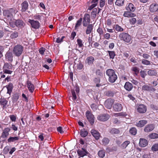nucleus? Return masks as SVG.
Listing matches in <instances>:
<instances>
[{
	"mask_svg": "<svg viewBox=\"0 0 158 158\" xmlns=\"http://www.w3.org/2000/svg\"><path fill=\"white\" fill-rule=\"evenodd\" d=\"M18 36V33L16 31H15L13 32L12 33L10 34V38L11 39H15L17 38Z\"/></svg>",
	"mask_w": 158,
	"mask_h": 158,
	"instance_id": "e433bc0d",
	"label": "nucleus"
},
{
	"mask_svg": "<svg viewBox=\"0 0 158 158\" xmlns=\"http://www.w3.org/2000/svg\"><path fill=\"white\" fill-rule=\"evenodd\" d=\"M23 51V47L20 45H17L14 48L13 52L16 56H19L22 54Z\"/></svg>",
	"mask_w": 158,
	"mask_h": 158,
	"instance_id": "20e7f679",
	"label": "nucleus"
},
{
	"mask_svg": "<svg viewBox=\"0 0 158 158\" xmlns=\"http://www.w3.org/2000/svg\"><path fill=\"white\" fill-rule=\"evenodd\" d=\"M10 22H9V24L10 26L12 27V28H15V27L16 26L15 25V21H11V20H10Z\"/></svg>",
	"mask_w": 158,
	"mask_h": 158,
	"instance_id": "8fccbe9b",
	"label": "nucleus"
},
{
	"mask_svg": "<svg viewBox=\"0 0 158 158\" xmlns=\"http://www.w3.org/2000/svg\"><path fill=\"white\" fill-rule=\"evenodd\" d=\"M83 65L81 62H79L77 66V69L79 70L81 69L83 67Z\"/></svg>",
	"mask_w": 158,
	"mask_h": 158,
	"instance_id": "4d7b16f0",
	"label": "nucleus"
},
{
	"mask_svg": "<svg viewBox=\"0 0 158 158\" xmlns=\"http://www.w3.org/2000/svg\"><path fill=\"white\" fill-rule=\"evenodd\" d=\"M152 150L154 151L158 150V144H155L153 145L152 147Z\"/></svg>",
	"mask_w": 158,
	"mask_h": 158,
	"instance_id": "09e8293b",
	"label": "nucleus"
},
{
	"mask_svg": "<svg viewBox=\"0 0 158 158\" xmlns=\"http://www.w3.org/2000/svg\"><path fill=\"white\" fill-rule=\"evenodd\" d=\"M91 107L94 111H95L97 110V106L94 104H92L91 105Z\"/></svg>",
	"mask_w": 158,
	"mask_h": 158,
	"instance_id": "774afa93",
	"label": "nucleus"
},
{
	"mask_svg": "<svg viewBox=\"0 0 158 158\" xmlns=\"http://www.w3.org/2000/svg\"><path fill=\"white\" fill-rule=\"evenodd\" d=\"M15 25L16 27L22 28L24 27L25 24L22 20L18 19L15 20Z\"/></svg>",
	"mask_w": 158,
	"mask_h": 158,
	"instance_id": "6ab92c4d",
	"label": "nucleus"
},
{
	"mask_svg": "<svg viewBox=\"0 0 158 158\" xmlns=\"http://www.w3.org/2000/svg\"><path fill=\"white\" fill-rule=\"evenodd\" d=\"M147 123V121L146 120H142L139 121L137 123L136 126L139 127H143Z\"/></svg>",
	"mask_w": 158,
	"mask_h": 158,
	"instance_id": "bb28decb",
	"label": "nucleus"
},
{
	"mask_svg": "<svg viewBox=\"0 0 158 158\" xmlns=\"http://www.w3.org/2000/svg\"><path fill=\"white\" fill-rule=\"evenodd\" d=\"M110 59H113L115 56V52L114 51H108Z\"/></svg>",
	"mask_w": 158,
	"mask_h": 158,
	"instance_id": "a19ab883",
	"label": "nucleus"
},
{
	"mask_svg": "<svg viewBox=\"0 0 158 158\" xmlns=\"http://www.w3.org/2000/svg\"><path fill=\"white\" fill-rule=\"evenodd\" d=\"M82 21V18H81L80 19L77 21V23L75 25V28L76 29L79 27V26L81 25Z\"/></svg>",
	"mask_w": 158,
	"mask_h": 158,
	"instance_id": "37998d69",
	"label": "nucleus"
},
{
	"mask_svg": "<svg viewBox=\"0 0 158 158\" xmlns=\"http://www.w3.org/2000/svg\"><path fill=\"white\" fill-rule=\"evenodd\" d=\"M105 4V0H101L100 2V6L101 7H102L104 6Z\"/></svg>",
	"mask_w": 158,
	"mask_h": 158,
	"instance_id": "e2e57ef3",
	"label": "nucleus"
},
{
	"mask_svg": "<svg viewBox=\"0 0 158 158\" xmlns=\"http://www.w3.org/2000/svg\"><path fill=\"white\" fill-rule=\"evenodd\" d=\"M20 137L19 136L10 137L7 139L8 143L16 142L19 139Z\"/></svg>",
	"mask_w": 158,
	"mask_h": 158,
	"instance_id": "a878e982",
	"label": "nucleus"
},
{
	"mask_svg": "<svg viewBox=\"0 0 158 158\" xmlns=\"http://www.w3.org/2000/svg\"><path fill=\"white\" fill-rule=\"evenodd\" d=\"M10 130V129L9 127H6L4 128L2 130V133L1 137L5 139H6L9 135V132Z\"/></svg>",
	"mask_w": 158,
	"mask_h": 158,
	"instance_id": "6e6552de",
	"label": "nucleus"
},
{
	"mask_svg": "<svg viewBox=\"0 0 158 158\" xmlns=\"http://www.w3.org/2000/svg\"><path fill=\"white\" fill-rule=\"evenodd\" d=\"M115 93V92L109 90L106 92V95L109 97H113Z\"/></svg>",
	"mask_w": 158,
	"mask_h": 158,
	"instance_id": "79ce46f5",
	"label": "nucleus"
},
{
	"mask_svg": "<svg viewBox=\"0 0 158 158\" xmlns=\"http://www.w3.org/2000/svg\"><path fill=\"white\" fill-rule=\"evenodd\" d=\"M114 27L115 30L118 32H122L123 31V29L118 24L114 25Z\"/></svg>",
	"mask_w": 158,
	"mask_h": 158,
	"instance_id": "f704fd0d",
	"label": "nucleus"
},
{
	"mask_svg": "<svg viewBox=\"0 0 158 158\" xmlns=\"http://www.w3.org/2000/svg\"><path fill=\"white\" fill-rule=\"evenodd\" d=\"M6 60L10 62H12L13 60V55L10 52H8L5 55Z\"/></svg>",
	"mask_w": 158,
	"mask_h": 158,
	"instance_id": "5701e85b",
	"label": "nucleus"
},
{
	"mask_svg": "<svg viewBox=\"0 0 158 158\" xmlns=\"http://www.w3.org/2000/svg\"><path fill=\"white\" fill-rule=\"evenodd\" d=\"M103 36L105 39L107 40H109L111 37L110 34L109 33H106V34H104Z\"/></svg>",
	"mask_w": 158,
	"mask_h": 158,
	"instance_id": "6e6d98bb",
	"label": "nucleus"
},
{
	"mask_svg": "<svg viewBox=\"0 0 158 158\" xmlns=\"http://www.w3.org/2000/svg\"><path fill=\"white\" fill-rule=\"evenodd\" d=\"M138 111L140 113H145L147 110L146 106L143 104L139 105L137 108Z\"/></svg>",
	"mask_w": 158,
	"mask_h": 158,
	"instance_id": "ddd939ff",
	"label": "nucleus"
},
{
	"mask_svg": "<svg viewBox=\"0 0 158 158\" xmlns=\"http://www.w3.org/2000/svg\"><path fill=\"white\" fill-rule=\"evenodd\" d=\"M140 76L142 78H144L146 75L145 71L143 70L141 71L140 72Z\"/></svg>",
	"mask_w": 158,
	"mask_h": 158,
	"instance_id": "052dcab7",
	"label": "nucleus"
},
{
	"mask_svg": "<svg viewBox=\"0 0 158 158\" xmlns=\"http://www.w3.org/2000/svg\"><path fill=\"white\" fill-rule=\"evenodd\" d=\"M148 74L150 76H156L157 75V72L155 70L150 69L148 71Z\"/></svg>",
	"mask_w": 158,
	"mask_h": 158,
	"instance_id": "72a5a7b5",
	"label": "nucleus"
},
{
	"mask_svg": "<svg viewBox=\"0 0 158 158\" xmlns=\"http://www.w3.org/2000/svg\"><path fill=\"white\" fill-rule=\"evenodd\" d=\"M91 133L96 140H98L101 137L98 131L94 129H92L91 131Z\"/></svg>",
	"mask_w": 158,
	"mask_h": 158,
	"instance_id": "2eb2a0df",
	"label": "nucleus"
},
{
	"mask_svg": "<svg viewBox=\"0 0 158 158\" xmlns=\"http://www.w3.org/2000/svg\"><path fill=\"white\" fill-rule=\"evenodd\" d=\"M139 146L141 147H146L148 144V142L147 140L143 138H140L139 140Z\"/></svg>",
	"mask_w": 158,
	"mask_h": 158,
	"instance_id": "aec40b11",
	"label": "nucleus"
},
{
	"mask_svg": "<svg viewBox=\"0 0 158 158\" xmlns=\"http://www.w3.org/2000/svg\"><path fill=\"white\" fill-rule=\"evenodd\" d=\"M97 31L99 34L100 36H101L103 34V31L102 29L101 28L99 27L97 30Z\"/></svg>",
	"mask_w": 158,
	"mask_h": 158,
	"instance_id": "5fc2aeb1",
	"label": "nucleus"
},
{
	"mask_svg": "<svg viewBox=\"0 0 158 158\" xmlns=\"http://www.w3.org/2000/svg\"><path fill=\"white\" fill-rule=\"evenodd\" d=\"M142 56L144 58L146 59H148L150 57V56L147 54L143 53V54Z\"/></svg>",
	"mask_w": 158,
	"mask_h": 158,
	"instance_id": "338daca9",
	"label": "nucleus"
},
{
	"mask_svg": "<svg viewBox=\"0 0 158 158\" xmlns=\"http://www.w3.org/2000/svg\"><path fill=\"white\" fill-rule=\"evenodd\" d=\"M150 10L151 12H154L157 11L158 9V4L156 3H152L150 6Z\"/></svg>",
	"mask_w": 158,
	"mask_h": 158,
	"instance_id": "a211bd4d",
	"label": "nucleus"
},
{
	"mask_svg": "<svg viewBox=\"0 0 158 158\" xmlns=\"http://www.w3.org/2000/svg\"><path fill=\"white\" fill-rule=\"evenodd\" d=\"M77 152L78 155L81 157L86 155L88 153V152L85 148H83L81 150H78Z\"/></svg>",
	"mask_w": 158,
	"mask_h": 158,
	"instance_id": "f3484780",
	"label": "nucleus"
},
{
	"mask_svg": "<svg viewBox=\"0 0 158 158\" xmlns=\"http://www.w3.org/2000/svg\"><path fill=\"white\" fill-rule=\"evenodd\" d=\"M29 22L31 23L33 28L37 29L40 27V23L37 21H35L33 19H29Z\"/></svg>",
	"mask_w": 158,
	"mask_h": 158,
	"instance_id": "f8f14e48",
	"label": "nucleus"
},
{
	"mask_svg": "<svg viewBox=\"0 0 158 158\" xmlns=\"http://www.w3.org/2000/svg\"><path fill=\"white\" fill-rule=\"evenodd\" d=\"M27 87L29 91L31 93H32L34 90V85L31 83V81H27Z\"/></svg>",
	"mask_w": 158,
	"mask_h": 158,
	"instance_id": "412c9836",
	"label": "nucleus"
},
{
	"mask_svg": "<svg viewBox=\"0 0 158 158\" xmlns=\"http://www.w3.org/2000/svg\"><path fill=\"white\" fill-rule=\"evenodd\" d=\"M133 85L129 82H126L124 85V88L128 91H131L133 89Z\"/></svg>",
	"mask_w": 158,
	"mask_h": 158,
	"instance_id": "4be33fe9",
	"label": "nucleus"
},
{
	"mask_svg": "<svg viewBox=\"0 0 158 158\" xmlns=\"http://www.w3.org/2000/svg\"><path fill=\"white\" fill-rule=\"evenodd\" d=\"M109 139L106 138H104L102 140V144L104 145H107L109 142Z\"/></svg>",
	"mask_w": 158,
	"mask_h": 158,
	"instance_id": "ea45409f",
	"label": "nucleus"
},
{
	"mask_svg": "<svg viewBox=\"0 0 158 158\" xmlns=\"http://www.w3.org/2000/svg\"><path fill=\"white\" fill-rule=\"evenodd\" d=\"M142 90L147 91L148 92H154L156 89L152 86H149L148 85H144L142 87Z\"/></svg>",
	"mask_w": 158,
	"mask_h": 158,
	"instance_id": "9d476101",
	"label": "nucleus"
},
{
	"mask_svg": "<svg viewBox=\"0 0 158 158\" xmlns=\"http://www.w3.org/2000/svg\"><path fill=\"white\" fill-rule=\"evenodd\" d=\"M77 44L80 47L83 46V45L82 43V41L80 39H78L77 40Z\"/></svg>",
	"mask_w": 158,
	"mask_h": 158,
	"instance_id": "603ef678",
	"label": "nucleus"
},
{
	"mask_svg": "<svg viewBox=\"0 0 158 158\" xmlns=\"http://www.w3.org/2000/svg\"><path fill=\"white\" fill-rule=\"evenodd\" d=\"M19 97V95L18 94H14L13 97V102H16L18 99Z\"/></svg>",
	"mask_w": 158,
	"mask_h": 158,
	"instance_id": "49530a36",
	"label": "nucleus"
},
{
	"mask_svg": "<svg viewBox=\"0 0 158 158\" xmlns=\"http://www.w3.org/2000/svg\"><path fill=\"white\" fill-rule=\"evenodd\" d=\"M105 150H100L98 152V156L101 158H103L105 156Z\"/></svg>",
	"mask_w": 158,
	"mask_h": 158,
	"instance_id": "c9c22d12",
	"label": "nucleus"
},
{
	"mask_svg": "<svg viewBox=\"0 0 158 158\" xmlns=\"http://www.w3.org/2000/svg\"><path fill=\"white\" fill-rule=\"evenodd\" d=\"M76 35V33L75 31H73L71 35L70 39L71 40H74L75 37Z\"/></svg>",
	"mask_w": 158,
	"mask_h": 158,
	"instance_id": "13d9d810",
	"label": "nucleus"
},
{
	"mask_svg": "<svg viewBox=\"0 0 158 158\" xmlns=\"http://www.w3.org/2000/svg\"><path fill=\"white\" fill-rule=\"evenodd\" d=\"M85 115L88 121L91 124H93L94 122V115L89 111H87L86 112Z\"/></svg>",
	"mask_w": 158,
	"mask_h": 158,
	"instance_id": "423d86ee",
	"label": "nucleus"
},
{
	"mask_svg": "<svg viewBox=\"0 0 158 158\" xmlns=\"http://www.w3.org/2000/svg\"><path fill=\"white\" fill-rule=\"evenodd\" d=\"M110 132L112 134H117L120 132L119 130L115 128H111L109 130Z\"/></svg>",
	"mask_w": 158,
	"mask_h": 158,
	"instance_id": "c756f323",
	"label": "nucleus"
},
{
	"mask_svg": "<svg viewBox=\"0 0 158 158\" xmlns=\"http://www.w3.org/2000/svg\"><path fill=\"white\" fill-rule=\"evenodd\" d=\"M142 63L143 64L147 65H149L150 64V62L148 60L145 59H143L142 60Z\"/></svg>",
	"mask_w": 158,
	"mask_h": 158,
	"instance_id": "de8ad7c7",
	"label": "nucleus"
},
{
	"mask_svg": "<svg viewBox=\"0 0 158 158\" xmlns=\"http://www.w3.org/2000/svg\"><path fill=\"white\" fill-rule=\"evenodd\" d=\"M3 70L4 73L11 74L14 70V68L11 64L6 63L4 64Z\"/></svg>",
	"mask_w": 158,
	"mask_h": 158,
	"instance_id": "f03ea898",
	"label": "nucleus"
},
{
	"mask_svg": "<svg viewBox=\"0 0 158 158\" xmlns=\"http://www.w3.org/2000/svg\"><path fill=\"white\" fill-rule=\"evenodd\" d=\"M130 23L131 24H134L136 22V19L135 18H131L130 20Z\"/></svg>",
	"mask_w": 158,
	"mask_h": 158,
	"instance_id": "69168bd1",
	"label": "nucleus"
},
{
	"mask_svg": "<svg viewBox=\"0 0 158 158\" xmlns=\"http://www.w3.org/2000/svg\"><path fill=\"white\" fill-rule=\"evenodd\" d=\"M21 5L22 6V11L23 12H25L28 9V3L26 1L22 3Z\"/></svg>",
	"mask_w": 158,
	"mask_h": 158,
	"instance_id": "2f4dec72",
	"label": "nucleus"
},
{
	"mask_svg": "<svg viewBox=\"0 0 158 158\" xmlns=\"http://www.w3.org/2000/svg\"><path fill=\"white\" fill-rule=\"evenodd\" d=\"M113 123L116 124H119L120 123V121L117 118H115L114 119L113 121Z\"/></svg>",
	"mask_w": 158,
	"mask_h": 158,
	"instance_id": "bf43d9fd",
	"label": "nucleus"
},
{
	"mask_svg": "<svg viewBox=\"0 0 158 158\" xmlns=\"http://www.w3.org/2000/svg\"><path fill=\"white\" fill-rule=\"evenodd\" d=\"M132 70L136 74L139 73V68L135 67L133 68Z\"/></svg>",
	"mask_w": 158,
	"mask_h": 158,
	"instance_id": "0e129e2a",
	"label": "nucleus"
},
{
	"mask_svg": "<svg viewBox=\"0 0 158 158\" xmlns=\"http://www.w3.org/2000/svg\"><path fill=\"white\" fill-rule=\"evenodd\" d=\"M124 0H116L115 4L118 6H123L124 3Z\"/></svg>",
	"mask_w": 158,
	"mask_h": 158,
	"instance_id": "58836bf2",
	"label": "nucleus"
},
{
	"mask_svg": "<svg viewBox=\"0 0 158 158\" xmlns=\"http://www.w3.org/2000/svg\"><path fill=\"white\" fill-rule=\"evenodd\" d=\"M130 143L129 141H125L122 144V146L124 148H126L127 145Z\"/></svg>",
	"mask_w": 158,
	"mask_h": 158,
	"instance_id": "3c124183",
	"label": "nucleus"
},
{
	"mask_svg": "<svg viewBox=\"0 0 158 158\" xmlns=\"http://www.w3.org/2000/svg\"><path fill=\"white\" fill-rule=\"evenodd\" d=\"M114 102V101L113 99H107L105 102V107L108 109H111Z\"/></svg>",
	"mask_w": 158,
	"mask_h": 158,
	"instance_id": "9b49d317",
	"label": "nucleus"
},
{
	"mask_svg": "<svg viewBox=\"0 0 158 158\" xmlns=\"http://www.w3.org/2000/svg\"><path fill=\"white\" fill-rule=\"evenodd\" d=\"M155 128L154 125L152 124L147 125L145 127L144 131L145 132H149L152 131Z\"/></svg>",
	"mask_w": 158,
	"mask_h": 158,
	"instance_id": "4468645a",
	"label": "nucleus"
},
{
	"mask_svg": "<svg viewBox=\"0 0 158 158\" xmlns=\"http://www.w3.org/2000/svg\"><path fill=\"white\" fill-rule=\"evenodd\" d=\"M8 101L4 98L1 99L0 100V105L2 106V108L3 109H6L7 108L6 105Z\"/></svg>",
	"mask_w": 158,
	"mask_h": 158,
	"instance_id": "393cba45",
	"label": "nucleus"
},
{
	"mask_svg": "<svg viewBox=\"0 0 158 158\" xmlns=\"http://www.w3.org/2000/svg\"><path fill=\"white\" fill-rule=\"evenodd\" d=\"M3 14L4 15L8 18V20H11L13 17V14H15V10L13 9H10L8 10H4Z\"/></svg>",
	"mask_w": 158,
	"mask_h": 158,
	"instance_id": "39448f33",
	"label": "nucleus"
},
{
	"mask_svg": "<svg viewBox=\"0 0 158 158\" xmlns=\"http://www.w3.org/2000/svg\"><path fill=\"white\" fill-rule=\"evenodd\" d=\"M113 108L116 111H120L123 108L121 104L118 103H115L113 106Z\"/></svg>",
	"mask_w": 158,
	"mask_h": 158,
	"instance_id": "dca6fc26",
	"label": "nucleus"
},
{
	"mask_svg": "<svg viewBox=\"0 0 158 158\" xmlns=\"http://www.w3.org/2000/svg\"><path fill=\"white\" fill-rule=\"evenodd\" d=\"M149 137L151 139H156L158 138V134L155 133H152L149 135Z\"/></svg>",
	"mask_w": 158,
	"mask_h": 158,
	"instance_id": "a18cd8bd",
	"label": "nucleus"
},
{
	"mask_svg": "<svg viewBox=\"0 0 158 158\" xmlns=\"http://www.w3.org/2000/svg\"><path fill=\"white\" fill-rule=\"evenodd\" d=\"M126 10L128 11L134 12L135 10V7L131 3H129L126 7Z\"/></svg>",
	"mask_w": 158,
	"mask_h": 158,
	"instance_id": "cd10ccee",
	"label": "nucleus"
},
{
	"mask_svg": "<svg viewBox=\"0 0 158 158\" xmlns=\"http://www.w3.org/2000/svg\"><path fill=\"white\" fill-rule=\"evenodd\" d=\"M6 87L7 89V93L10 94L12 91L13 87V84L11 83H10L8 85H7Z\"/></svg>",
	"mask_w": 158,
	"mask_h": 158,
	"instance_id": "7c9ffc66",
	"label": "nucleus"
},
{
	"mask_svg": "<svg viewBox=\"0 0 158 158\" xmlns=\"http://www.w3.org/2000/svg\"><path fill=\"white\" fill-rule=\"evenodd\" d=\"M10 120L12 121L15 122L16 120V117L14 115H12L10 116Z\"/></svg>",
	"mask_w": 158,
	"mask_h": 158,
	"instance_id": "680f3d73",
	"label": "nucleus"
},
{
	"mask_svg": "<svg viewBox=\"0 0 158 158\" xmlns=\"http://www.w3.org/2000/svg\"><path fill=\"white\" fill-rule=\"evenodd\" d=\"M94 61V58L92 56H90L87 57L85 60V63H87L89 65H91L93 64Z\"/></svg>",
	"mask_w": 158,
	"mask_h": 158,
	"instance_id": "b1692460",
	"label": "nucleus"
},
{
	"mask_svg": "<svg viewBox=\"0 0 158 158\" xmlns=\"http://www.w3.org/2000/svg\"><path fill=\"white\" fill-rule=\"evenodd\" d=\"M110 117L109 114H103L99 115L97 117V119L100 121L104 122L108 120Z\"/></svg>",
	"mask_w": 158,
	"mask_h": 158,
	"instance_id": "0eeeda50",
	"label": "nucleus"
},
{
	"mask_svg": "<svg viewBox=\"0 0 158 158\" xmlns=\"http://www.w3.org/2000/svg\"><path fill=\"white\" fill-rule=\"evenodd\" d=\"M123 15L125 17H132L135 16V14L130 11H125Z\"/></svg>",
	"mask_w": 158,
	"mask_h": 158,
	"instance_id": "473e14b6",
	"label": "nucleus"
},
{
	"mask_svg": "<svg viewBox=\"0 0 158 158\" xmlns=\"http://www.w3.org/2000/svg\"><path fill=\"white\" fill-rule=\"evenodd\" d=\"M71 93L73 97V100H76L77 99V96L74 90L73 89H72L71 90Z\"/></svg>",
	"mask_w": 158,
	"mask_h": 158,
	"instance_id": "864d4df0",
	"label": "nucleus"
},
{
	"mask_svg": "<svg viewBox=\"0 0 158 158\" xmlns=\"http://www.w3.org/2000/svg\"><path fill=\"white\" fill-rule=\"evenodd\" d=\"M93 26L92 24H89L86 30V34H89L92 31Z\"/></svg>",
	"mask_w": 158,
	"mask_h": 158,
	"instance_id": "c85d7f7f",
	"label": "nucleus"
},
{
	"mask_svg": "<svg viewBox=\"0 0 158 158\" xmlns=\"http://www.w3.org/2000/svg\"><path fill=\"white\" fill-rule=\"evenodd\" d=\"M90 15L89 14H86L84 16L83 18V23L84 27H86L88 23H90Z\"/></svg>",
	"mask_w": 158,
	"mask_h": 158,
	"instance_id": "1a4fd4ad",
	"label": "nucleus"
},
{
	"mask_svg": "<svg viewBox=\"0 0 158 158\" xmlns=\"http://www.w3.org/2000/svg\"><path fill=\"white\" fill-rule=\"evenodd\" d=\"M119 37L121 40L127 43H129L131 39V36L128 33L125 32H122L120 34Z\"/></svg>",
	"mask_w": 158,
	"mask_h": 158,
	"instance_id": "7ed1b4c3",
	"label": "nucleus"
},
{
	"mask_svg": "<svg viewBox=\"0 0 158 158\" xmlns=\"http://www.w3.org/2000/svg\"><path fill=\"white\" fill-rule=\"evenodd\" d=\"M129 132L131 135H135L137 133V130L135 128L132 127L130 129Z\"/></svg>",
	"mask_w": 158,
	"mask_h": 158,
	"instance_id": "c03bdc74",
	"label": "nucleus"
},
{
	"mask_svg": "<svg viewBox=\"0 0 158 158\" xmlns=\"http://www.w3.org/2000/svg\"><path fill=\"white\" fill-rule=\"evenodd\" d=\"M106 74L108 77V81L111 83L115 82L117 78V76L114 71L112 69H107L106 71Z\"/></svg>",
	"mask_w": 158,
	"mask_h": 158,
	"instance_id": "f257e3e1",
	"label": "nucleus"
},
{
	"mask_svg": "<svg viewBox=\"0 0 158 158\" xmlns=\"http://www.w3.org/2000/svg\"><path fill=\"white\" fill-rule=\"evenodd\" d=\"M80 133L81 136L83 137H86L88 134L87 131H85L84 129L81 130Z\"/></svg>",
	"mask_w": 158,
	"mask_h": 158,
	"instance_id": "4c0bfd02",
	"label": "nucleus"
}]
</instances>
